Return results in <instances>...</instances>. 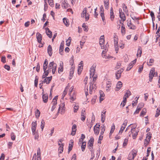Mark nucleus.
I'll use <instances>...</instances> for the list:
<instances>
[{
	"instance_id": "1",
	"label": "nucleus",
	"mask_w": 160,
	"mask_h": 160,
	"mask_svg": "<svg viewBox=\"0 0 160 160\" xmlns=\"http://www.w3.org/2000/svg\"><path fill=\"white\" fill-rule=\"evenodd\" d=\"M93 78L92 80H91L89 84V93L91 94L92 93V90L94 89H95L97 88L95 84H94L97 78V76L96 75L95 76H94L93 77H91V78Z\"/></svg>"
},
{
	"instance_id": "2",
	"label": "nucleus",
	"mask_w": 160,
	"mask_h": 160,
	"mask_svg": "<svg viewBox=\"0 0 160 160\" xmlns=\"http://www.w3.org/2000/svg\"><path fill=\"white\" fill-rule=\"evenodd\" d=\"M104 36L102 35L100 37L99 39V44L101 46V48L102 49H105L106 50V48H105L104 45Z\"/></svg>"
},
{
	"instance_id": "3",
	"label": "nucleus",
	"mask_w": 160,
	"mask_h": 160,
	"mask_svg": "<svg viewBox=\"0 0 160 160\" xmlns=\"http://www.w3.org/2000/svg\"><path fill=\"white\" fill-rule=\"evenodd\" d=\"M127 122L128 121L127 120H124L123 123L122 124L120 128V130H119V131L118 132V135H121L122 134V132H123L124 130L125 129V128L127 125Z\"/></svg>"
},
{
	"instance_id": "4",
	"label": "nucleus",
	"mask_w": 160,
	"mask_h": 160,
	"mask_svg": "<svg viewBox=\"0 0 160 160\" xmlns=\"http://www.w3.org/2000/svg\"><path fill=\"white\" fill-rule=\"evenodd\" d=\"M155 70L154 68H152L151 69L149 74V81H152L153 77L155 75Z\"/></svg>"
},
{
	"instance_id": "5",
	"label": "nucleus",
	"mask_w": 160,
	"mask_h": 160,
	"mask_svg": "<svg viewBox=\"0 0 160 160\" xmlns=\"http://www.w3.org/2000/svg\"><path fill=\"white\" fill-rule=\"evenodd\" d=\"M37 126L36 122H33L32 124V130L33 135H35L36 133V129Z\"/></svg>"
},
{
	"instance_id": "6",
	"label": "nucleus",
	"mask_w": 160,
	"mask_h": 160,
	"mask_svg": "<svg viewBox=\"0 0 160 160\" xmlns=\"http://www.w3.org/2000/svg\"><path fill=\"white\" fill-rule=\"evenodd\" d=\"M95 67L92 66L90 68V77L91 78V77H93L95 75Z\"/></svg>"
},
{
	"instance_id": "7",
	"label": "nucleus",
	"mask_w": 160,
	"mask_h": 160,
	"mask_svg": "<svg viewBox=\"0 0 160 160\" xmlns=\"http://www.w3.org/2000/svg\"><path fill=\"white\" fill-rule=\"evenodd\" d=\"M100 126V125L98 124H97L94 127L93 129L94 132V133L96 135H98L99 134Z\"/></svg>"
},
{
	"instance_id": "8",
	"label": "nucleus",
	"mask_w": 160,
	"mask_h": 160,
	"mask_svg": "<svg viewBox=\"0 0 160 160\" xmlns=\"http://www.w3.org/2000/svg\"><path fill=\"white\" fill-rule=\"evenodd\" d=\"M36 38L38 42L40 44H42V35L39 32H37L36 33Z\"/></svg>"
},
{
	"instance_id": "9",
	"label": "nucleus",
	"mask_w": 160,
	"mask_h": 160,
	"mask_svg": "<svg viewBox=\"0 0 160 160\" xmlns=\"http://www.w3.org/2000/svg\"><path fill=\"white\" fill-rule=\"evenodd\" d=\"M136 60L137 59H136L133 61H132L131 63L129 64L128 66L126 69L127 71H129L132 68L133 66V65L136 63Z\"/></svg>"
},
{
	"instance_id": "10",
	"label": "nucleus",
	"mask_w": 160,
	"mask_h": 160,
	"mask_svg": "<svg viewBox=\"0 0 160 160\" xmlns=\"http://www.w3.org/2000/svg\"><path fill=\"white\" fill-rule=\"evenodd\" d=\"M119 13L120 17L123 20V21H125L126 20L125 16L124 13L122 12V10L121 8L119 9Z\"/></svg>"
},
{
	"instance_id": "11",
	"label": "nucleus",
	"mask_w": 160,
	"mask_h": 160,
	"mask_svg": "<svg viewBox=\"0 0 160 160\" xmlns=\"http://www.w3.org/2000/svg\"><path fill=\"white\" fill-rule=\"evenodd\" d=\"M86 113L85 112V110L83 109L82 110L81 112V120L82 121H84L86 117Z\"/></svg>"
},
{
	"instance_id": "12",
	"label": "nucleus",
	"mask_w": 160,
	"mask_h": 160,
	"mask_svg": "<svg viewBox=\"0 0 160 160\" xmlns=\"http://www.w3.org/2000/svg\"><path fill=\"white\" fill-rule=\"evenodd\" d=\"M63 63L62 61H61L59 63V66L58 68V72L60 73L63 72Z\"/></svg>"
},
{
	"instance_id": "13",
	"label": "nucleus",
	"mask_w": 160,
	"mask_h": 160,
	"mask_svg": "<svg viewBox=\"0 0 160 160\" xmlns=\"http://www.w3.org/2000/svg\"><path fill=\"white\" fill-rule=\"evenodd\" d=\"M52 78V76L46 77L45 78L44 80L42 82V83H46V84H48L49 83Z\"/></svg>"
},
{
	"instance_id": "14",
	"label": "nucleus",
	"mask_w": 160,
	"mask_h": 160,
	"mask_svg": "<svg viewBox=\"0 0 160 160\" xmlns=\"http://www.w3.org/2000/svg\"><path fill=\"white\" fill-rule=\"evenodd\" d=\"M122 71L121 70L117 71L116 73V78L117 79H119L121 77V74Z\"/></svg>"
},
{
	"instance_id": "15",
	"label": "nucleus",
	"mask_w": 160,
	"mask_h": 160,
	"mask_svg": "<svg viewBox=\"0 0 160 160\" xmlns=\"http://www.w3.org/2000/svg\"><path fill=\"white\" fill-rule=\"evenodd\" d=\"M94 140L93 138H91L88 141V147H90L93 146V144L94 143Z\"/></svg>"
},
{
	"instance_id": "16",
	"label": "nucleus",
	"mask_w": 160,
	"mask_h": 160,
	"mask_svg": "<svg viewBox=\"0 0 160 160\" xmlns=\"http://www.w3.org/2000/svg\"><path fill=\"white\" fill-rule=\"evenodd\" d=\"M122 86V83L121 81H119L117 83L116 85V90L118 91L120 89Z\"/></svg>"
},
{
	"instance_id": "17",
	"label": "nucleus",
	"mask_w": 160,
	"mask_h": 160,
	"mask_svg": "<svg viewBox=\"0 0 160 160\" xmlns=\"http://www.w3.org/2000/svg\"><path fill=\"white\" fill-rule=\"evenodd\" d=\"M46 33L47 36H48L49 38H51L52 36V32L50 31L48 28H46Z\"/></svg>"
},
{
	"instance_id": "18",
	"label": "nucleus",
	"mask_w": 160,
	"mask_h": 160,
	"mask_svg": "<svg viewBox=\"0 0 160 160\" xmlns=\"http://www.w3.org/2000/svg\"><path fill=\"white\" fill-rule=\"evenodd\" d=\"M106 111H105V112H104V111H103L102 112V113L101 114V120L102 122H103V123L104 122L105 120V117H106L105 113H106Z\"/></svg>"
},
{
	"instance_id": "19",
	"label": "nucleus",
	"mask_w": 160,
	"mask_h": 160,
	"mask_svg": "<svg viewBox=\"0 0 160 160\" xmlns=\"http://www.w3.org/2000/svg\"><path fill=\"white\" fill-rule=\"evenodd\" d=\"M48 60L47 59H45L43 64V70H44V71H47L46 69L47 68V66L48 65Z\"/></svg>"
},
{
	"instance_id": "20",
	"label": "nucleus",
	"mask_w": 160,
	"mask_h": 160,
	"mask_svg": "<svg viewBox=\"0 0 160 160\" xmlns=\"http://www.w3.org/2000/svg\"><path fill=\"white\" fill-rule=\"evenodd\" d=\"M138 132V130L133 131L132 132H131V131H130V135H131L132 134V137L133 139H135L136 138Z\"/></svg>"
},
{
	"instance_id": "21",
	"label": "nucleus",
	"mask_w": 160,
	"mask_h": 160,
	"mask_svg": "<svg viewBox=\"0 0 160 160\" xmlns=\"http://www.w3.org/2000/svg\"><path fill=\"white\" fill-rule=\"evenodd\" d=\"M48 52L50 56L52 55V49L51 45H49L48 47Z\"/></svg>"
},
{
	"instance_id": "22",
	"label": "nucleus",
	"mask_w": 160,
	"mask_h": 160,
	"mask_svg": "<svg viewBox=\"0 0 160 160\" xmlns=\"http://www.w3.org/2000/svg\"><path fill=\"white\" fill-rule=\"evenodd\" d=\"M43 101L45 103L47 102L48 99V95L47 94H43L42 97Z\"/></svg>"
},
{
	"instance_id": "23",
	"label": "nucleus",
	"mask_w": 160,
	"mask_h": 160,
	"mask_svg": "<svg viewBox=\"0 0 160 160\" xmlns=\"http://www.w3.org/2000/svg\"><path fill=\"white\" fill-rule=\"evenodd\" d=\"M142 48L141 47H139L137 51V57H140L142 54Z\"/></svg>"
},
{
	"instance_id": "24",
	"label": "nucleus",
	"mask_w": 160,
	"mask_h": 160,
	"mask_svg": "<svg viewBox=\"0 0 160 160\" xmlns=\"http://www.w3.org/2000/svg\"><path fill=\"white\" fill-rule=\"evenodd\" d=\"M70 99L71 100V102H72L76 99V95L74 92L71 95V96H70Z\"/></svg>"
},
{
	"instance_id": "25",
	"label": "nucleus",
	"mask_w": 160,
	"mask_h": 160,
	"mask_svg": "<svg viewBox=\"0 0 160 160\" xmlns=\"http://www.w3.org/2000/svg\"><path fill=\"white\" fill-rule=\"evenodd\" d=\"M74 68L73 66H72L71 68L70 69V77H69V79H71L72 78V76H73V74L74 72Z\"/></svg>"
},
{
	"instance_id": "26",
	"label": "nucleus",
	"mask_w": 160,
	"mask_h": 160,
	"mask_svg": "<svg viewBox=\"0 0 160 160\" xmlns=\"http://www.w3.org/2000/svg\"><path fill=\"white\" fill-rule=\"evenodd\" d=\"M70 142L72 143V144H69L68 152V153L72 150L73 146V142L72 140H70Z\"/></svg>"
},
{
	"instance_id": "27",
	"label": "nucleus",
	"mask_w": 160,
	"mask_h": 160,
	"mask_svg": "<svg viewBox=\"0 0 160 160\" xmlns=\"http://www.w3.org/2000/svg\"><path fill=\"white\" fill-rule=\"evenodd\" d=\"M131 92L129 90H127L126 93L124 95L123 97L127 99V98H128L129 96L131 95Z\"/></svg>"
},
{
	"instance_id": "28",
	"label": "nucleus",
	"mask_w": 160,
	"mask_h": 160,
	"mask_svg": "<svg viewBox=\"0 0 160 160\" xmlns=\"http://www.w3.org/2000/svg\"><path fill=\"white\" fill-rule=\"evenodd\" d=\"M105 52L104 51H102V56L103 58H109L111 57V56H109L108 55L105 54Z\"/></svg>"
},
{
	"instance_id": "29",
	"label": "nucleus",
	"mask_w": 160,
	"mask_h": 160,
	"mask_svg": "<svg viewBox=\"0 0 160 160\" xmlns=\"http://www.w3.org/2000/svg\"><path fill=\"white\" fill-rule=\"evenodd\" d=\"M111 87V83L110 82L108 81L107 83L106 88H107L106 89V90L107 91H109L110 89V88Z\"/></svg>"
},
{
	"instance_id": "30",
	"label": "nucleus",
	"mask_w": 160,
	"mask_h": 160,
	"mask_svg": "<svg viewBox=\"0 0 160 160\" xmlns=\"http://www.w3.org/2000/svg\"><path fill=\"white\" fill-rule=\"evenodd\" d=\"M104 3L105 8L108 9L109 6V3L108 0H104Z\"/></svg>"
},
{
	"instance_id": "31",
	"label": "nucleus",
	"mask_w": 160,
	"mask_h": 160,
	"mask_svg": "<svg viewBox=\"0 0 160 160\" xmlns=\"http://www.w3.org/2000/svg\"><path fill=\"white\" fill-rule=\"evenodd\" d=\"M54 64H56L55 63H54L53 62H51L49 65L48 67V72L49 71V70L51 69L54 66Z\"/></svg>"
},
{
	"instance_id": "32",
	"label": "nucleus",
	"mask_w": 160,
	"mask_h": 160,
	"mask_svg": "<svg viewBox=\"0 0 160 160\" xmlns=\"http://www.w3.org/2000/svg\"><path fill=\"white\" fill-rule=\"evenodd\" d=\"M87 12V9L86 8L84 9L82 12V13L81 16L82 18H84L86 13Z\"/></svg>"
},
{
	"instance_id": "33",
	"label": "nucleus",
	"mask_w": 160,
	"mask_h": 160,
	"mask_svg": "<svg viewBox=\"0 0 160 160\" xmlns=\"http://www.w3.org/2000/svg\"><path fill=\"white\" fill-rule=\"evenodd\" d=\"M115 129V126L114 124H113L112 125L111 127V131H110L109 134L110 135H111L114 132V131Z\"/></svg>"
},
{
	"instance_id": "34",
	"label": "nucleus",
	"mask_w": 160,
	"mask_h": 160,
	"mask_svg": "<svg viewBox=\"0 0 160 160\" xmlns=\"http://www.w3.org/2000/svg\"><path fill=\"white\" fill-rule=\"evenodd\" d=\"M49 72H48V70H47V71H44V73L42 75V79H43L44 78H45V77L47 76Z\"/></svg>"
},
{
	"instance_id": "35",
	"label": "nucleus",
	"mask_w": 160,
	"mask_h": 160,
	"mask_svg": "<svg viewBox=\"0 0 160 160\" xmlns=\"http://www.w3.org/2000/svg\"><path fill=\"white\" fill-rule=\"evenodd\" d=\"M64 145H62L59 147L58 148L59 154L62 153L63 151V147Z\"/></svg>"
},
{
	"instance_id": "36",
	"label": "nucleus",
	"mask_w": 160,
	"mask_h": 160,
	"mask_svg": "<svg viewBox=\"0 0 160 160\" xmlns=\"http://www.w3.org/2000/svg\"><path fill=\"white\" fill-rule=\"evenodd\" d=\"M71 41V37H69L68 38V39L66 41V44L67 46H69L70 45Z\"/></svg>"
},
{
	"instance_id": "37",
	"label": "nucleus",
	"mask_w": 160,
	"mask_h": 160,
	"mask_svg": "<svg viewBox=\"0 0 160 160\" xmlns=\"http://www.w3.org/2000/svg\"><path fill=\"white\" fill-rule=\"evenodd\" d=\"M58 99V96H55L53 99L52 102L53 105H56L57 104V100Z\"/></svg>"
},
{
	"instance_id": "38",
	"label": "nucleus",
	"mask_w": 160,
	"mask_h": 160,
	"mask_svg": "<svg viewBox=\"0 0 160 160\" xmlns=\"http://www.w3.org/2000/svg\"><path fill=\"white\" fill-rule=\"evenodd\" d=\"M122 7L123 10L124 12H128L127 7L124 3L122 4Z\"/></svg>"
},
{
	"instance_id": "39",
	"label": "nucleus",
	"mask_w": 160,
	"mask_h": 160,
	"mask_svg": "<svg viewBox=\"0 0 160 160\" xmlns=\"http://www.w3.org/2000/svg\"><path fill=\"white\" fill-rule=\"evenodd\" d=\"M85 138V135L83 134H81V138L79 139V142H80V144H81L80 142H82L83 141L84 139Z\"/></svg>"
},
{
	"instance_id": "40",
	"label": "nucleus",
	"mask_w": 160,
	"mask_h": 160,
	"mask_svg": "<svg viewBox=\"0 0 160 160\" xmlns=\"http://www.w3.org/2000/svg\"><path fill=\"white\" fill-rule=\"evenodd\" d=\"M35 116L37 118H38L40 116V112L39 111V110L37 109L35 112Z\"/></svg>"
},
{
	"instance_id": "41",
	"label": "nucleus",
	"mask_w": 160,
	"mask_h": 160,
	"mask_svg": "<svg viewBox=\"0 0 160 160\" xmlns=\"http://www.w3.org/2000/svg\"><path fill=\"white\" fill-rule=\"evenodd\" d=\"M114 44H118V38L117 37L116 35L114 36Z\"/></svg>"
},
{
	"instance_id": "42",
	"label": "nucleus",
	"mask_w": 160,
	"mask_h": 160,
	"mask_svg": "<svg viewBox=\"0 0 160 160\" xmlns=\"http://www.w3.org/2000/svg\"><path fill=\"white\" fill-rule=\"evenodd\" d=\"M63 21L66 26H69V24L68 22V20L66 18H64L63 19Z\"/></svg>"
},
{
	"instance_id": "43",
	"label": "nucleus",
	"mask_w": 160,
	"mask_h": 160,
	"mask_svg": "<svg viewBox=\"0 0 160 160\" xmlns=\"http://www.w3.org/2000/svg\"><path fill=\"white\" fill-rule=\"evenodd\" d=\"M160 114V109H159L158 108L157 109V111L156 112V113L155 115V117L156 118L158 117Z\"/></svg>"
},
{
	"instance_id": "44",
	"label": "nucleus",
	"mask_w": 160,
	"mask_h": 160,
	"mask_svg": "<svg viewBox=\"0 0 160 160\" xmlns=\"http://www.w3.org/2000/svg\"><path fill=\"white\" fill-rule=\"evenodd\" d=\"M62 7L64 8H68V3L66 2H62Z\"/></svg>"
},
{
	"instance_id": "45",
	"label": "nucleus",
	"mask_w": 160,
	"mask_h": 160,
	"mask_svg": "<svg viewBox=\"0 0 160 160\" xmlns=\"http://www.w3.org/2000/svg\"><path fill=\"white\" fill-rule=\"evenodd\" d=\"M146 112V110L144 108L143 109L141 112L140 114V116H143L144 115H145Z\"/></svg>"
},
{
	"instance_id": "46",
	"label": "nucleus",
	"mask_w": 160,
	"mask_h": 160,
	"mask_svg": "<svg viewBox=\"0 0 160 160\" xmlns=\"http://www.w3.org/2000/svg\"><path fill=\"white\" fill-rule=\"evenodd\" d=\"M127 101V99L126 98H124L123 97V101L121 103V105H122V107H123L125 106Z\"/></svg>"
},
{
	"instance_id": "47",
	"label": "nucleus",
	"mask_w": 160,
	"mask_h": 160,
	"mask_svg": "<svg viewBox=\"0 0 160 160\" xmlns=\"http://www.w3.org/2000/svg\"><path fill=\"white\" fill-rule=\"evenodd\" d=\"M152 134L150 132H148L146 138L148 141H150L151 138Z\"/></svg>"
},
{
	"instance_id": "48",
	"label": "nucleus",
	"mask_w": 160,
	"mask_h": 160,
	"mask_svg": "<svg viewBox=\"0 0 160 160\" xmlns=\"http://www.w3.org/2000/svg\"><path fill=\"white\" fill-rule=\"evenodd\" d=\"M64 106H65V104L64 103H62L59 105V108L58 109V112H59L60 110V109L61 108H62V110L63 109V108H64Z\"/></svg>"
},
{
	"instance_id": "49",
	"label": "nucleus",
	"mask_w": 160,
	"mask_h": 160,
	"mask_svg": "<svg viewBox=\"0 0 160 160\" xmlns=\"http://www.w3.org/2000/svg\"><path fill=\"white\" fill-rule=\"evenodd\" d=\"M86 146V144L85 143H82V145L81 146V149L82 152H84L85 151Z\"/></svg>"
},
{
	"instance_id": "50",
	"label": "nucleus",
	"mask_w": 160,
	"mask_h": 160,
	"mask_svg": "<svg viewBox=\"0 0 160 160\" xmlns=\"http://www.w3.org/2000/svg\"><path fill=\"white\" fill-rule=\"evenodd\" d=\"M45 125V122L44 120H42L41 122V128L42 131L43 130Z\"/></svg>"
},
{
	"instance_id": "51",
	"label": "nucleus",
	"mask_w": 160,
	"mask_h": 160,
	"mask_svg": "<svg viewBox=\"0 0 160 160\" xmlns=\"http://www.w3.org/2000/svg\"><path fill=\"white\" fill-rule=\"evenodd\" d=\"M57 65L56 64H54V66L52 68V73L53 74L55 73L56 70Z\"/></svg>"
},
{
	"instance_id": "52",
	"label": "nucleus",
	"mask_w": 160,
	"mask_h": 160,
	"mask_svg": "<svg viewBox=\"0 0 160 160\" xmlns=\"http://www.w3.org/2000/svg\"><path fill=\"white\" fill-rule=\"evenodd\" d=\"M141 110V108H139V106H138L137 109L134 112V114L138 113Z\"/></svg>"
},
{
	"instance_id": "53",
	"label": "nucleus",
	"mask_w": 160,
	"mask_h": 160,
	"mask_svg": "<svg viewBox=\"0 0 160 160\" xmlns=\"http://www.w3.org/2000/svg\"><path fill=\"white\" fill-rule=\"evenodd\" d=\"M82 27L83 28H84V31L86 32H87L88 30V27L87 26L85 25V24L84 23H83V25H82Z\"/></svg>"
},
{
	"instance_id": "54",
	"label": "nucleus",
	"mask_w": 160,
	"mask_h": 160,
	"mask_svg": "<svg viewBox=\"0 0 160 160\" xmlns=\"http://www.w3.org/2000/svg\"><path fill=\"white\" fill-rule=\"evenodd\" d=\"M131 17L133 20L135 21H138L139 19V18H137L132 15H131Z\"/></svg>"
},
{
	"instance_id": "55",
	"label": "nucleus",
	"mask_w": 160,
	"mask_h": 160,
	"mask_svg": "<svg viewBox=\"0 0 160 160\" xmlns=\"http://www.w3.org/2000/svg\"><path fill=\"white\" fill-rule=\"evenodd\" d=\"M48 2L49 3V5L52 7L54 6V4L52 0H48Z\"/></svg>"
},
{
	"instance_id": "56",
	"label": "nucleus",
	"mask_w": 160,
	"mask_h": 160,
	"mask_svg": "<svg viewBox=\"0 0 160 160\" xmlns=\"http://www.w3.org/2000/svg\"><path fill=\"white\" fill-rule=\"evenodd\" d=\"M11 138L12 140H14L15 139L16 137L13 132H12L11 134Z\"/></svg>"
},
{
	"instance_id": "57",
	"label": "nucleus",
	"mask_w": 160,
	"mask_h": 160,
	"mask_svg": "<svg viewBox=\"0 0 160 160\" xmlns=\"http://www.w3.org/2000/svg\"><path fill=\"white\" fill-rule=\"evenodd\" d=\"M100 15L102 19L103 22H104V21H105V17H104V13L103 12H101L100 13Z\"/></svg>"
},
{
	"instance_id": "58",
	"label": "nucleus",
	"mask_w": 160,
	"mask_h": 160,
	"mask_svg": "<svg viewBox=\"0 0 160 160\" xmlns=\"http://www.w3.org/2000/svg\"><path fill=\"white\" fill-rule=\"evenodd\" d=\"M114 47L115 48V50L116 51V53H117L119 49L118 44H114Z\"/></svg>"
},
{
	"instance_id": "59",
	"label": "nucleus",
	"mask_w": 160,
	"mask_h": 160,
	"mask_svg": "<svg viewBox=\"0 0 160 160\" xmlns=\"http://www.w3.org/2000/svg\"><path fill=\"white\" fill-rule=\"evenodd\" d=\"M110 16L111 20L113 21L114 18V13H110Z\"/></svg>"
},
{
	"instance_id": "60",
	"label": "nucleus",
	"mask_w": 160,
	"mask_h": 160,
	"mask_svg": "<svg viewBox=\"0 0 160 160\" xmlns=\"http://www.w3.org/2000/svg\"><path fill=\"white\" fill-rule=\"evenodd\" d=\"M151 151V148L150 147H148V149L147 150V157H148L149 155V153Z\"/></svg>"
},
{
	"instance_id": "61",
	"label": "nucleus",
	"mask_w": 160,
	"mask_h": 160,
	"mask_svg": "<svg viewBox=\"0 0 160 160\" xmlns=\"http://www.w3.org/2000/svg\"><path fill=\"white\" fill-rule=\"evenodd\" d=\"M105 127L104 126V125H103V129H102V130H101V131L100 132V135H102L103 134L104 132L105 131Z\"/></svg>"
},
{
	"instance_id": "62",
	"label": "nucleus",
	"mask_w": 160,
	"mask_h": 160,
	"mask_svg": "<svg viewBox=\"0 0 160 160\" xmlns=\"http://www.w3.org/2000/svg\"><path fill=\"white\" fill-rule=\"evenodd\" d=\"M84 17L86 21L88 20L89 18V14L86 12L85 14V16Z\"/></svg>"
},
{
	"instance_id": "63",
	"label": "nucleus",
	"mask_w": 160,
	"mask_h": 160,
	"mask_svg": "<svg viewBox=\"0 0 160 160\" xmlns=\"http://www.w3.org/2000/svg\"><path fill=\"white\" fill-rule=\"evenodd\" d=\"M78 106L75 105L74 107V112H76L78 109Z\"/></svg>"
},
{
	"instance_id": "64",
	"label": "nucleus",
	"mask_w": 160,
	"mask_h": 160,
	"mask_svg": "<svg viewBox=\"0 0 160 160\" xmlns=\"http://www.w3.org/2000/svg\"><path fill=\"white\" fill-rule=\"evenodd\" d=\"M71 160H76V154H73L72 156Z\"/></svg>"
}]
</instances>
